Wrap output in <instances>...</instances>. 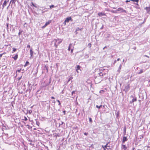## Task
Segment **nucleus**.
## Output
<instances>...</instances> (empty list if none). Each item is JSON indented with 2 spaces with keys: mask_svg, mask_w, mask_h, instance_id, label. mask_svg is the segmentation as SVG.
<instances>
[{
  "mask_svg": "<svg viewBox=\"0 0 150 150\" xmlns=\"http://www.w3.org/2000/svg\"><path fill=\"white\" fill-rule=\"evenodd\" d=\"M121 148L124 150H126L127 147L125 145L123 144H122Z\"/></svg>",
  "mask_w": 150,
  "mask_h": 150,
  "instance_id": "f8f14e48",
  "label": "nucleus"
},
{
  "mask_svg": "<svg viewBox=\"0 0 150 150\" xmlns=\"http://www.w3.org/2000/svg\"><path fill=\"white\" fill-rule=\"evenodd\" d=\"M54 135V137H59L60 136L58 134H57V133H54L53 134Z\"/></svg>",
  "mask_w": 150,
  "mask_h": 150,
  "instance_id": "412c9836",
  "label": "nucleus"
},
{
  "mask_svg": "<svg viewBox=\"0 0 150 150\" xmlns=\"http://www.w3.org/2000/svg\"><path fill=\"white\" fill-rule=\"evenodd\" d=\"M40 124V123L36 121V124L38 126H39Z\"/></svg>",
  "mask_w": 150,
  "mask_h": 150,
  "instance_id": "a18cd8bd",
  "label": "nucleus"
},
{
  "mask_svg": "<svg viewBox=\"0 0 150 150\" xmlns=\"http://www.w3.org/2000/svg\"><path fill=\"white\" fill-rule=\"evenodd\" d=\"M144 56H145L148 58H149V57L147 55H144Z\"/></svg>",
  "mask_w": 150,
  "mask_h": 150,
  "instance_id": "680f3d73",
  "label": "nucleus"
},
{
  "mask_svg": "<svg viewBox=\"0 0 150 150\" xmlns=\"http://www.w3.org/2000/svg\"><path fill=\"white\" fill-rule=\"evenodd\" d=\"M52 22V21L51 20H49L48 21V22H46L45 25L43 26L42 27V29L44 28H45L48 25H49L50 23Z\"/></svg>",
  "mask_w": 150,
  "mask_h": 150,
  "instance_id": "20e7f679",
  "label": "nucleus"
},
{
  "mask_svg": "<svg viewBox=\"0 0 150 150\" xmlns=\"http://www.w3.org/2000/svg\"><path fill=\"white\" fill-rule=\"evenodd\" d=\"M107 145H108V144H107L106 145H105V146L102 145V147H103V149L107 148Z\"/></svg>",
  "mask_w": 150,
  "mask_h": 150,
  "instance_id": "a878e982",
  "label": "nucleus"
},
{
  "mask_svg": "<svg viewBox=\"0 0 150 150\" xmlns=\"http://www.w3.org/2000/svg\"><path fill=\"white\" fill-rule=\"evenodd\" d=\"M120 59L119 58L117 59V60H116L117 61H119L120 60Z\"/></svg>",
  "mask_w": 150,
  "mask_h": 150,
  "instance_id": "774afa93",
  "label": "nucleus"
},
{
  "mask_svg": "<svg viewBox=\"0 0 150 150\" xmlns=\"http://www.w3.org/2000/svg\"><path fill=\"white\" fill-rule=\"evenodd\" d=\"M73 79V77L72 76H70L68 79V80L67 81V83L69 82L71 80Z\"/></svg>",
  "mask_w": 150,
  "mask_h": 150,
  "instance_id": "b1692460",
  "label": "nucleus"
},
{
  "mask_svg": "<svg viewBox=\"0 0 150 150\" xmlns=\"http://www.w3.org/2000/svg\"><path fill=\"white\" fill-rule=\"evenodd\" d=\"M80 68H81V67H80V66H79V65H77V66L76 67V70L77 72L78 73L79 72L78 70L80 69Z\"/></svg>",
  "mask_w": 150,
  "mask_h": 150,
  "instance_id": "f3484780",
  "label": "nucleus"
},
{
  "mask_svg": "<svg viewBox=\"0 0 150 150\" xmlns=\"http://www.w3.org/2000/svg\"><path fill=\"white\" fill-rule=\"evenodd\" d=\"M55 6H54V5H51V6H50V9H51L52 8H54V7H55Z\"/></svg>",
  "mask_w": 150,
  "mask_h": 150,
  "instance_id": "f704fd0d",
  "label": "nucleus"
},
{
  "mask_svg": "<svg viewBox=\"0 0 150 150\" xmlns=\"http://www.w3.org/2000/svg\"><path fill=\"white\" fill-rule=\"evenodd\" d=\"M32 112V110H29L28 113L29 114H30Z\"/></svg>",
  "mask_w": 150,
  "mask_h": 150,
  "instance_id": "09e8293b",
  "label": "nucleus"
},
{
  "mask_svg": "<svg viewBox=\"0 0 150 150\" xmlns=\"http://www.w3.org/2000/svg\"><path fill=\"white\" fill-rule=\"evenodd\" d=\"M122 67V64H120L119 66V68L117 70V72L118 74H119L120 72V70L121 69Z\"/></svg>",
  "mask_w": 150,
  "mask_h": 150,
  "instance_id": "1a4fd4ad",
  "label": "nucleus"
},
{
  "mask_svg": "<svg viewBox=\"0 0 150 150\" xmlns=\"http://www.w3.org/2000/svg\"><path fill=\"white\" fill-rule=\"evenodd\" d=\"M21 69H18L17 70V71H16V72H20L21 71Z\"/></svg>",
  "mask_w": 150,
  "mask_h": 150,
  "instance_id": "8fccbe9b",
  "label": "nucleus"
},
{
  "mask_svg": "<svg viewBox=\"0 0 150 150\" xmlns=\"http://www.w3.org/2000/svg\"><path fill=\"white\" fill-rule=\"evenodd\" d=\"M102 106V105H100V106H98V105H96V107L98 109H99Z\"/></svg>",
  "mask_w": 150,
  "mask_h": 150,
  "instance_id": "72a5a7b5",
  "label": "nucleus"
},
{
  "mask_svg": "<svg viewBox=\"0 0 150 150\" xmlns=\"http://www.w3.org/2000/svg\"><path fill=\"white\" fill-rule=\"evenodd\" d=\"M103 25L102 27L100 28V29L102 30L103 29Z\"/></svg>",
  "mask_w": 150,
  "mask_h": 150,
  "instance_id": "13d9d810",
  "label": "nucleus"
},
{
  "mask_svg": "<svg viewBox=\"0 0 150 150\" xmlns=\"http://www.w3.org/2000/svg\"><path fill=\"white\" fill-rule=\"evenodd\" d=\"M64 123V122H63L61 121V123H59V125L60 126V125H62Z\"/></svg>",
  "mask_w": 150,
  "mask_h": 150,
  "instance_id": "49530a36",
  "label": "nucleus"
},
{
  "mask_svg": "<svg viewBox=\"0 0 150 150\" xmlns=\"http://www.w3.org/2000/svg\"><path fill=\"white\" fill-rule=\"evenodd\" d=\"M57 100L58 102V103H59L58 105H61V103H60V101H59V100Z\"/></svg>",
  "mask_w": 150,
  "mask_h": 150,
  "instance_id": "58836bf2",
  "label": "nucleus"
},
{
  "mask_svg": "<svg viewBox=\"0 0 150 150\" xmlns=\"http://www.w3.org/2000/svg\"><path fill=\"white\" fill-rule=\"evenodd\" d=\"M21 77H22V76H21V77H19L18 78V80H20V79H21Z\"/></svg>",
  "mask_w": 150,
  "mask_h": 150,
  "instance_id": "0e129e2a",
  "label": "nucleus"
},
{
  "mask_svg": "<svg viewBox=\"0 0 150 150\" xmlns=\"http://www.w3.org/2000/svg\"><path fill=\"white\" fill-rule=\"evenodd\" d=\"M29 64V62L28 61H26V63L25 64V65H24V67H26V66H27L28 64Z\"/></svg>",
  "mask_w": 150,
  "mask_h": 150,
  "instance_id": "c756f323",
  "label": "nucleus"
},
{
  "mask_svg": "<svg viewBox=\"0 0 150 150\" xmlns=\"http://www.w3.org/2000/svg\"><path fill=\"white\" fill-rule=\"evenodd\" d=\"M89 121L90 122H92V118H91L90 117L89 118Z\"/></svg>",
  "mask_w": 150,
  "mask_h": 150,
  "instance_id": "a19ab883",
  "label": "nucleus"
},
{
  "mask_svg": "<svg viewBox=\"0 0 150 150\" xmlns=\"http://www.w3.org/2000/svg\"><path fill=\"white\" fill-rule=\"evenodd\" d=\"M143 70L142 69L140 70L139 72L138 73L139 74H141L143 72Z\"/></svg>",
  "mask_w": 150,
  "mask_h": 150,
  "instance_id": "2f4dec72",
  "label": "nucleus"
},
{
  "mask_svg": "<svg viewBox=\"0 0 150 150\" xmlns=\"http://www.w3.org/2000/svg\"><path fill=\"white\" fill-rule=\"evenodd\" d=\"M98 74L99 75L98 76H99L100 77L101 79H102L103 78V77L104 76L103 74V72H100L98 73Z\"/></svg>",
  "mask_w": 150,
  "mask_h": 150,
  "instance_id": "ddd939ff",
  "label": "nucleus"
},
{
  "mask_svg": "<svg viewBox=\"0 0 150 150\" xmlns=\"http://www.w3.org/2000/svg\"><path fill=\"white\" fill-rule=\"evenodd\" d=\"M98 15L100 16L101 17L103 16H106V15L104 13H102V12H99L98 13Z\"/></svg>",
  "mask_w": 150,
  "mask_h": 150,
  "instance_id": "6e6552de",
  "label": "nucleus"
},
{
  "mask_svg": "<svg viewBox=\"0 0 150 150\" xmlns=\"http://www.w3.org/2000/svg\"><path fill=\"white\" fill-rule=\"evenodd\" d=\"M131 1L129 0V1H128V0H126L125 1L126 2V3H127L128 2H129L130 1Z\"/></svg>",
  "mask_w": 150,
  "mask_h": 150,
  "instance_id": "e2e57ef3",
  "label": "nucleus"
},
{
  "mask_svg": "<svg viewBox=\"0 0 150 150\" xmlns=\"http://www.w3.org/2000/svg\"><path fill=\"white\" fill-rule=\"evenodd\" d=\"M105 35L106 36V38H108L110 37L111 35L109 34H105Z\"/></svg>",
  "mask_w": 150,
  "mask_h": 150,
  "instance_id": "cd10ccee",
  "label": "nucleus"
},
{
  "mask_svg": "<svg viewBox=\"0 0 150 150\" xmlns=\"http://www.w3.org/2000/svg\"><path fill=\"white\" fill-rule=\"evenodd\" d=\"M146 18H145L144 19V21H143V23H144L146 22Z\"/></svg>",
  "mask_w": 150,
  "mask_h": 150,
  "instance_id": "5fc2aeb1",
  "label": "nucleus"
},
{
  "mask_svg": "<svg viewBox=\"0 0 150 150\" xmlns=\"http://www.w3.org/2000/svg\"><path fill=\"white\" fill-rule=\"evenodd\" d=\"M48 66L45 65L43 68V70L44 71H46V72L47 73L48 71Z\"/></svg>",
  "mask_w": 150,
  "mask_h": 150,
  "instance_id": "9b49d317",
  "label": "nucleus"
},
{
  "mask_svg": "<svg viewBox=\"0 0 150 150\" xmlns=\"http://www.w3.org/2000/svg\"><path fill=\"white\" fill-rule=\"evenodd\" d=\"M64 93V90H63L61 92V93L62 94H63Z\"/></svg>",
  "mask_w": 150,
  "mask_h": 150,
  "instance_id": "bf43d9fd",
  "label": "nucleus"
},
{
  "mask_svg": "<svg viewBox=\"0 0 150 150\" xmlns=\"http://www.w3.org/2000/svg\"><path fill=\"white\" fill-rule=\"evenodd\" d=\"M45 12V11H43V10H42V13H44Z\"/></svg>",
  "mask_w": 150,
  "mask_h": 150,
  "instance_id": "338daca9",
  "label": "nucleus"
},
{
  "mask_svg": "<svg viewBox=\"0 0 150 150\" xmlns=\"http://www.w3.org/2000/svg\"><path fill=\"white\" fill-rule=\"evenodd\" d=\"M49 8H45L44 10H45V12L47 11H48Z\"/></svg>",
  "mask_w": 150,
  "mask_h": 150,
  "instance_id": "473e14b6",
  "label": "nucleus"
},
{
  "mask_svg": "<svg viewBox=\"0 0 150 150\" xmlns=\"http://www.w3.org/2000/svg\"><path fill=\"white\" fill-rule=\"evenodd\" d=\"M27 48H30V46L29 45H28L27 46Z\"/></svg>",
  "mask_w": 150,
  "mask_h": 150,
  "instance_id": "6e6d98bb",
  "label": "nucleus"
},
{
  "mask_svg": "<svg viewBox=\"0 0 150 150\" xmlns=\"http://www.w3.org/2000/svg\"><path fill=\"white\" fill-rule=\"evenodd\" d=\"M51 98L52 99H54L55 98L53 96L51 97Z\"/></svg>",
  "mask_w": 150,
  "mask_h": 150,
  "instance_id": "69168bd1",
  "label": "nucleus"
},
{
  "mask_svg": "<svg viewBox=\"0 0 150 150\" xmlns=\"http://www.w3.org/2000/svg\"><path fill=\"white\" fill-rule=\"evenodd\" d=\"M117 61L116 60H115L113 64H115V63H116Z\"/></svg>",
  "mask_w": 150,
  "mask_h": 150,
  "instance_id": "4d7b16f0",
  "label": "nucleus"
},
{
  "mask_svg": "<svg viewBox=\"0 0 150 150\" xmlns=\"http://www.w3.org/2000/svg\"><path fill=\"white\" fill-rule=\"evenodd\" d=\"M7 2V1H6V0H5L4 1V2L2 5L3 9L6 6Z\"/></svg>",
  "mask_w": 150,
  "mask_h": 150,
  "instance_id": "4468645a",
  "label": "nucleus"
},
{
  "mask_svg": "<svg viewBox=\"0 0 150 150\" xmlns=\"http://www.w3.org/2000/svg\"><path fill=\"white\" fill-rule=\"evenodd\" d=\"M103 80V79H101V78L98 76H96L95 79V81L98 83L101 82Z\"/></svg>",
  "mask_w": 150,
  "mask_h": 150,
  "instance_id": "f257e3e1",
  "label": "nucleus"
},
{
  "mask_svg": "<svg viewBox=\"0 0 150 150\" xmlns=\"http://www.w3.org/2000/svg\"><path fill=\"white\" fill-rule=\"evenodd\" d=\"M75 92H76V91H73L72 92L71 94H72V96L73 95V94L74 93H75Z\"/></svg>",
  "mask_w": 150,
  "mask_h": 150,
  "instance_id": "37998d69",
  "label": "nucleus"
},
{
  "mask_svg": "<svg viewBox=\"0 0 150 150\" xmlns=\"http://www.w3.org/2000/svg\"><path fill=\"white\" fill-rule=\"evenodd\" d=\"M63 112L64 113V115H65L66 111H65V110H64V111H63Z\"/></svg>",
  "mask_w": 150,
  "mask_h": 150,
  "instance_id": "052dcab7",
  "label": "nucleus"
},
{
  "mask_svg": "<svg viewBox=\"0 0 150 150\" xmlns=\"http://www.w3.org/2000/svg\"><path fill=\"white\" fill-rule=\"evenodd\" d=\"M42 91H40V89L38 90L36 92L37 94H40L41 93Z\"/></svg>",
  "mask_w": 150,
  "mask_h": 150,
  "instance_id": "5701e85b",
  "label": "nucleus"
},
{
  "mask_svg": "<svg viewBox=\"0 0 150 150\" xmlns=\"http://www.w3.org/2000/svg\"><path fill=\"white\" fill-rule=\"evenodd\" d=\"M74 47H73V48H71V53H72L73 52V51L74 50Z\"/></svg>",
  "mask_w": 150,
  "mask_h": 150,
  "instance_id": "ea45409f",
  "label": "nucleus"
},
{
  "mask_svg": "<svg viewBox=\"0 0 150 150\" xmlns=\"http://www.w3.org/2000/svg\"><path fill=\"white\" fill-rule=\"evenodd\" d=\"M82 29H83V28H77L76 29V31H79V30H82Z\"/></svg>",
  "mask_w": 150,
  "mask_h": 150,
  "instance_id": "c85d7f7f",
  "label": "nucleus"
},
{
  "mask_svg": "<svg viewBox=\"0 0 150 150\" xmlns=\"http://www.w3.org/2000/svg\"><path fill=\"white\" fill-rule=\"evenodd\" d=\"M71 20V21L72 18L71 17H68L66 18L65 20V22L68 23Z\"/></svg>",
  "mask_w": 150,
  "mask_h": 150,
  "instance_id": "423d86ee",
  "label": "nucleus"
},
{
  "mask_svg": "<svg viewBox=\"0 0 150 150\" xmlns=\"http://www.w3.org/2000/svg\"><path fill=\"white\" fill-rule=\"evenodd\" d=\"M131 98H133L132 101H130L129 102L130 103H132L134 102H135L137 101V98L136 97L133 96H130Z\"/></svg>",
  "mask_w": 150,
  "mask_h": 150,
  "instance_id": "39448f33",
  "label": "nucleus"
},
{
  "mask_svg": "<svg viewBox=\"0 0 150 150\" xmlns=\"http://www.w3.org/2000/svg\"><path fill=\"white\" fill-rule=\"evenodd\" d=\"M127 140L128 139L126 137L124 136L122 141V144H124L126 141H127Z\"/></svg>",
  "mask_w": 150,
  "mask_h": 150,
  "instance_id": "0eeeda50",
  "label": "nucleus"
},
{
  "mask_svg": "<svg viewBox=\"0 0 150 150\" xmlns=\"http://www.w3.org/2000/svg\"><path fill=\"white\" fill-rule=\"evenodd\" d=\"M58 40L54 39L53 41H54V46L56 47H57L58 45L60 44L62 41H59Z\"/></svg>",
  "mask_w": 150,
  "mask_h": 150,
  "instance_id": "f03ea898",
  "label": "nucleus"
},
{
  "mask_svg": "<svg viewBox=\"0 0 150 150\" xmlns=\"http://www.w3.org/2000/svg\"><path fill=\"white\" fill-rule=\"evenodd\" d=\"M130 87L129 85L126 86L125 87V89H126L127 91H128Z\"/></svg>",
  "mask_w": 150,
  "mask_h": 150,
  "instance_id": "6ab92c4d",
  "label": "nucleus"
},
{
  "mask_svg": "<svg viewBox=\"0 0 150 150\" xmlns=\"http://www.w3.org/2000/svg\"><path fill=\"white\" fill-rule=\"evenodd\" d=\"M44 103H43V105H47V107H50V105H49V103H46V102H45Z\"/></svg>",
  "mask_w": 150,
  "mask_h": 150,
  "instance_id": "4be33fe9",
  "label": "nucleus"
},
{
  "mask_svg": "<svg viewBox=\"0 0 150 150\" xmlns=\"http://www.w3.org/2000/svg\"><path fill=\"white\" fill-rule=\"evenodd\" d=\"M31 6H34V7H35L36 8H37V6H35L34 4L33 3V2H32L31 3Z\"/></svg>",
  "mask_w": 150,
  "mask_h": 150,
  "instance_id": "bb28decb",
  "label": "nucleus"
},
{
  "mask_svg": "<svg viewBox=\"0 0 150 150\" xmlns=\"http://www.w3.org/2000/svg\"><path fill=\"white\" fill-rule=\"evenodd\" d=\"M88 46L89 48L91 47V44L90 43H89L88 44Z\"/></svg>",
  "mask_w": 150,
  "mask_h": 150,
  "instance_id": "4c0bfd02",
  "label": "nucleus"
},
{
  "mask_svg": "<svg viewBox=\"0 0 150 150\" xmlns=\"http://www.w3.org/2000/svg\"><path fill=\"white\" fill-rule=\"evenodd\" d=\"M23 32V30H19V32L18 33V35H20V34H22V32Z\"/></svg>",
  "mask_w": 150,
  "mask_h": 150,
  "instance_id": "7c9ffc66",
  "label": "nucleus"
},
{
  "mask_svg": "<svg viewBox=\"0 0 150 150\" xmlns=\"http://www.w3.org/2000/svg\"><path fill=\"white\" fill-rule=\"evenodd\" d=\"M30 58L32 57H33V49L32 48H31L30 50Z\"/></svg>",
  "mask_w": 150,
  "mask_h": 150,
  "instance_id": "9d476101",
  "label": "nucleus"
},
{
  "mask_svg": "<svg viewBox=\"0 0 150 150\" xmlns=\"http://www.w3.org/2000/svg\"><path fill=\"white\" fill-rule=\"evenodd\" d=\"M117 10H116V11H114V10H112L111 11V12L113 13H117Z\"/></svg>",
  "mask_w": 150,
  "mask_h": 150,
  "instance_id": "e433bc0d",
  "label": "nucleus"
},
{
  "mask_svg": "<svg viewBox=\"0 0 150 150\" xmlns=\"http://www.w3.org/2000/svg\"><path fill=\"white\" fill-rule=\"evenodd\" d=\"M119 114V112H117L116 113V117H118Z\"/></svg>",
  "mask_w": 150,
  "mask_h": 150,
  "instance_id": "79ce46f5",
  "label": "nucleus"
},
{
  "mask_svg": "<svg viewBox=\"0 0 150 150\" xmlns=\"http://www.w3.org/2000/svg\"><path fill=\"white\" fill-rule=\"evenodd\" d=\"M117 11H119L120 13L124 12L126 13H127L126 11L124 9L120 7L117 9Z\"/></svg>",
  "mask_w": 150,
  "mask_h": 150,
  "instance_id": "7ed1b4c3",
  "label": "nucleus"
},
{
  "mask_svg": "<svg viewBox=\"0 0 150 150\" xmlns=\"http://www.w3.org/2000/svg\"><path fill=\"white\" fill-rule=\"evenodd\" d=\"M72 44H70L68 48V50L69 51L71 49L72 47Z\"/></svg>",
  "mask_w": 150,
  "mask_h": 150,
  "instance_id": "aec40b11",
  "label": "nucleus"
},
{
  "mask_svg": "<svg viewBox=\"0 0 150 150\" xmlns=\"http://www.w3.org/2000/svg\"><path fill=\"white\" fill-rule=\"evenodd\" d=\"M104 92V91L103 90H101L100 91V93H103Z\"/></svg>",
  "mask_w": 150,
  "mask_h": 150,
  "instance_id": "603ef678",
  "label": "nucleus"
},
{
  "mask_svg": "<svg viewBox=\"0 0 150 150\" xmlns=\"http://www.w3.org/2000/svg\"><path fill=\"white\" fill-rule=\"evenodd\" d=\"M18 54H16L14 57H12V58H13L15 60H16L18 58Z\"/></svg>",
  "mask_w": 150,
  "mask_h": 150,
  "instance_id": "dca6fc26",
  "label": "nucleus"
},
{
  "mask_svg": "<svg viewBox=\"0 0 150 150\" xmlns=\"http://www.w3.org/2000/svg\"><path fill=\"white\" fill-rule=\"evenodd\" d=\"M24 119H23V120H25V121H26L27 120V118L25 117H24Z\"/></svg>",
  "mask_w": 150,
  "mask_h": 150,
  "instance_id": "3c124183",
  "label": "nucleus"
},
{
  "mask_svg": "<svg viewBox=\"0 0 150 150\" xmlns=\"http://www.w3.org/2000/svg\"><path fill=\"white\" fill-rule=\"evenodd\" d=\"M88 134V133L85 132L84 133V134L85 135L87 136Z\"/></svg>",
  "mask_w": 150,
  "mask_h": 150,
  "instance_id": "864d4df0",
  "label": "nucleus"
},
{
  "mask_svg": "<svg viewBox=\"0 0 150 150\" xmlns=\"http://www.w3.org/2000/svg\"><path fill=\"white\" fill-rule=\"evenodd\" d=\"M108 70L107 69L105 72H103V74L104 75V76H105L106 74H107V73L108 72Z\"/></svg>",
  "mask_w": 150,
  "mask_h": 150,
  "instance_id": "a211bd4d",
  "label": "nucleus"
},
{
  "mask_svg": "<svg viewBox=\"0 0 150 150\" xmlns=\"http://www.w3.org/2000/svg\"><path fill=\"white\" fill-rule=\"evenodd\" d=\"M105 70V69H99V71L103 72H104V71Z\"/></svg>",
  "mask_w": 150,
  "mask_h": 150,
  "instance_id": "393cba45",
  "label": "nucleus"
},
{
  "mask_svg": "<svg viewBox=\"0 0 150 150\" xmlns=\"http://www.w3.org/2000/svg\"><path fill=\"white\" fill-rule=\"evenodd\" d=\"M13 50L12 51V53H13L14 52H15L16 50V49L15 48H13Z\"/></svg>",
  "mask_w": 150,
  "mask_h": 150,
  "instance_id": "c9c22d12",
  "label": "nucleus"
},
{
  "mask_svg": "<svg viewBox=\"0 0 150 150\" xmlns=\"http://www.w3.org/2000/svg\"><path fill=\"white\" fill-rule=\"evenodd\" d=\"M17 0H11L10 1V4H11L12 3V4H15V2Z\"/></svg>",
  "mask_w": 150,
  "mask_h": 150,
  "instance_id": "2eb2a0df",
  "label": "nucleus"
},
{
  "mask_svg": "<svg viewBox=\"0 0 150 150\" xmlns=\"http://www.w3.org/2000/svg\"><path fill=\"white\" fill-rule=\"evenodd\" d=\"M6 53L5 52H4L2 54H0V58L2 56V55L4 54H5Z\"/></svg>",
  "mask_w": 150,
  "mask_h": 150,
  "instance_id": "de8ad7c7",
  "label": "nucleus"
},
{
  "mask_svg": "<svg viewBox=\"0 0 150 150\" xmlns=\"http://www.w3.org/2000/svg\"><path fill=\"white\" fill-rule=\"evenodd\" d=\"M131 1H136L137 3L139 1V0H131Z\"/></svg>",
  "mask_w": 150,
  "mask_h": 150,
  "instance_id": "c03bdc74",
  "label": "nucleus"
}]
</instances>
